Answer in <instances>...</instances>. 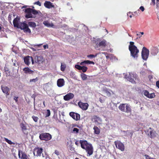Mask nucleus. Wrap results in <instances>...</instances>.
Instances as JSON below:
<instances>
[{
    "label": "nucleus",
    "instance_id": "nucleus-47",
    "mask_svg": "<svg viewBox=\"0 0 159 159\" xmlns=\"http://www.w3.org/2000/svg\"><path fill=\"white\" fill-rule=\"evenodd\" d=\"M43 47L44 49H45L46 48H48V44L45 45H43Z\"/></svg>",
    "mask_w": 159,
    "mask_h": 159
},
{
    "label": "nucleus",
    "instance_id": "nucleus-3",
    "mask_svg": "<svg viewBox=\"0 0 159 159\" xmlns=\"http://www.w3.org/2000/svg\"><path fill=\"white\" fill-rule=\"evenodd\" d=\"M129 49L130 52L131 56L134 58L137 59L139 56V50L137 47L134 45V42H129Z\"/></svg>",
    "mask_w": 159,
    "mask_h": 159
},
{
    "label": "nucleus",
    "instance_id": "nucleus-17",
    "mask_svg": "<svg viewBox=\"0 0 159 159\" xmlns=\"http://www.w3.org/2000/svg\"><path fill=\"white\" fill-rule=\"evenodd\" d=\"M20 127L21 128V130L22 132L25 134H27L28 133L27 127L24 124L21 123L20 124Z\"/></svg>",
    "mask_w": 159,
    "mask_h": 159
},
{
    "label": "nucleus",
    "instance_id": "nucleus-53",
    "mask_svg": "<svg viewBox=\"0 0 159 159\" xmlns=\"http://www.w3.org/2000/svg\"><path fill=\"white\" fill-rule=\"evenodd\" d=\"M75 144L76 145H78V142H77V141H76V142H75Z\"/></svg>",
    "mask_w": 159,
    "mask_h": 159
},
{
    "label": "nucleus",
    "instance_id": "nucleus-49",
    "mask_svg": "<svg viewBox=\"0 0 159 159\" xmlns=\"http://www.w3.org/2000/svg\"><path fill=\"white\" fill-rule=\"evenodd\" d=\"M84 64H85V61L81 62L80 63V65H81V66H84Z\"/></svg>",
    "mask_w": 159,
    "mask_h": 159
},
{
    "label": "nucleus",
    "instance_id": "nucleus-62",
    "mask_svg": "<svg viewBox=\"0 0 159 159\" xmlns=\"http://www.w3.org/2000/svg\"><path fill=\"white\" fill-rule=\"evenodd\" d=\"M1 27L0 26V30H1Z\"/></svg>",
    "mask_w": 159,
    "mask_h": 159
},
{
    "label": "nucleus",
    "instance_id": "nucleus-20",
    "mask_svg": "<svg viewBox=\"0 0 159 159\" xmlns=\"http://www.w3.org/2000/svg\"><path fill=\"white\" fill-rule=\"evenodd\" d=\"M34 60L35 62L38 64H39L43 61V58L41 56H36Z\"/></svg>",
    "mask_w": 159,
    "mask_h": 159
},
{
    "label": "nucleus",
    "instance_id": "nucleus-63",
    "mask_svg": "<svg viewBox=\"0 0 159 159\" xmlns=\"http://www.w3.org/2000/svg\"><path fill=\"white\" fill-rule=\"evenodd\" d=\"M34 155H35V153L34 152Z\"/></svg>",
    "mask_w": 159,
    "mask_h": 159
},
{
    "label": "nucleus",
    "instance_id": "nucleus-1",
    "mask_svg": "<svg viewBox=\"0 0 159 159\" xmlns=\"http://www.w3.org/2000/svg\"><path fill=\"white\" fill-rule=\"evenodd\" d=\"M19 20V19L17 17L14 19L13 24L14 26L23 30V31L26 33L30 34L31 33V31L30 29L28 27L27 24L25 22L19 24L18 21Z\"/></svg>",
    "mask_w": 159,
    "mask_h": 159
},
{
    "label": "nucleus",
    "instance_id": "nucleus-64",
    "mask_svg": "<svg viewBox=\"0 0 159 159\" xmlns=\"http://www.w3.org/2000/svg\"><path fill=\"white\" fill-rule=\"evenodd\" d=\"M136 13V12H134V14H135Z\"/></svg>",
    "mask_w": 159,
    "mask_h": 159
},
{
    "label": "nucleus",
    "instance_id": "nucleus-59",
    "mask_svg": "<svg viewBox=\"0 0 159 159\" xmlns=\"http://www.w3.org/2000/svg\"><path fill=\"white\" fill-rule=\"evenodd\" d=\"M140 35V34H139V33L138 34H137V35Z\"/></svg>",
    "mask_w": 159,
    "mask_h": 159
},
{
    "label": "nucleus",
    "instance_id": "nucleus-52",
    "mask_svg": "<svg viewBox=\"0 0 159 159\" xmlns=\"http://www.w3.org/2000/svg\"><path fill=\"white\" fill-rule=\"evenodd\" d=\"M139 34H140L142 35H143L144 34V33L143 32H139Z\"/></svg>",
    "mask_w": 159,
    "mask_h": 159
},
{
    "label": "nucleus",
    "instance_id": "nucleus-42",
    "mask_svg": "<svg viewBox=\"0 0 159 159\" xmlns=\"http://www.w3.org/2000/svg\"><path fill=\"white\" fill-rule=\"evenodd\" d=\"M144 156L146 159H151L152 158L151 157L147 155H145Z\"/></svg>",
    "mask_w": 159,
    "mask_h": 159
},
{
    "label": "nucleus",
    "instance_id": "nucleus-27",
    "mask_svg": "<svg viewBox=\"0 0 159 159\" xmlns=\"http://www.w3.org/2000/svg\"><path fill=\"white\" fill-rule=\"evenodd\" d=\"M93 129L94 130V134H100V129L97 126H95L93 128Z\"/></svg>",
    "mask_w": 159,
    "mask_h": 159
},
{
    "label": "nucleus",
    "instance_id": "nucleus-54",
    "mask_svg": "<svg viewBox=\"0 0 159 159\" xmlns=\"http://www.w3.org/2000/svg\"><path fill=\"white\" fill-rule=\"evenodd\" d=\"M45 101H44L43 102V105L44 106V107L45 106Z\"/></svg>",
    "mask_w": 159,
    "mask_h": 159
},
{
    "label": "nucleus",
    "instance_id": "nucleus-43",
    "mask_svg": "<svg viewBox=\"0 0 159 159\" xmlns=\"http://www.w3.org/2000/svg\"><path fill=\"white\" fill-rule=\"evenodd\" d=\"M54 153L57 156H58L60 155L59 152L57 150H55Z\"/></svg>",
    "mask_w": 159,
    "mask_h": 159
},
{
    "label": "nucleus",
    "instance_id": "nucleus-48",
    "mask_svg": "<svg viewBox=\"0 0 159 159\" xmlns=\"http://www.w3.org/2000/svg\"><path fill=\"white\" fill-rule=\"evenodd\" d=\"M156 86L158 88H159V81H157L156 82Z\"/></svg>",
    "mask_w": 159,
    "mask_h": 159
},
{
    "label": "nucleus",
    "instance_id": "nucleus-60",
    "mask_svg": "<svg viewBox=\"0 0 159 159\" xmlns=\"http://www.w3.org/2000/svg\"><path fill=\"white\" fill-rule=\"evenodd\" d=\"M105 30H106V32H107V33H108V31L107 30L105 29Z\"/></svg>",
    "mask_w": 159,
    "mask_h": 159
},
{
    "label": "nucleus",
    "instance_id": "nucleus-58",
    "mask_svg": "<svg viewBox=\"0 0 159 159\" xmlns=\"http://www.w3.org/2000/svg\"><path fill=\"white\" fill-rule=\"evenodd\" d=\"M157 3H158V2H159V0H157Z\"/></svg>",
    "mask_w": 159,
    "mask_h": 159
},
{
    "label": "nucleus",
    "instance_id": "nucleus-24",
    "mask_svg": "<svg viewBox=\"0 0 159 159\" xmlns=\"http://www.w3.org/2000/svg\"><path fill=\"white\" fill-rule=\"evenodd\" d=\"M1 89L3 93L6 94L7 95H9L8 93L10 91V89L8 87L6 86H2Z\"/></svg>",
    "mask_w": 159,
    "mask_h": 159
},
{
    "label": "nucleus",
    "instance_id": "nucleus-16",
    "mask_svg": "<svg viewBox=\"0 0 159 159\" xmlns=\"http://www.w3.org/2000/svg\"><path fill=\"white\" fill-rule=\"evenodd\" d=\"M74 95L71 93H69L66 95L64 97V99L65 101H68L72 99L74 97Z\"/></svg>",
    "mask_w": 159,
    "mask_h": 159
},
{
    "label": "nucleus",
    "instance_id": "nucleus-9",
    "mask_svg": "<svg viewBox=\"0 0 159 159\" xmlns=\"http://www.w3.org/2000/svg\"><path fill=\"white\" fill-rule=\"evenodd\" d=\"M114 144L116 147L122 151H124L125 150V146L124 144L120 141L117 140L114 142Z\"/></svg>",
    "mask_w": 159,
    "mask_h": 159
},
{
    "label": "nucleus",
    "instance_id": "nucleus-37",
    "mask_svg": "<svg viewBox=\"0 0 159 159\" xmlns=\"http://www.w3.org/2000/svg\"><path fill=\"white\" fill-rule=\"evenodd\" d=\"M32 117V119H33V120L35 122H37L38 121L39 118L37 117L33 116Z\"/></svg>",
    "mask_w": 159,
    "mask_h": 159
},
{
    "label": "nucleus",
    "instance_id": "nucleus-41",
    "mask_svg": "<svg viewBox=\"0 0 159 159\" xmlns=\"http://www.w3.org/2000/svg\"><path fill=\"white\" fill-rule=\"evenodd\" d=\"M96 55H94L93 54H90L87 56V57H88L93 58L96 57Z\"/></svg>",
    "mask_w": 159,
    "mask_h": 159
},
{
    "label": "nucleus",
    "instance_id": "nucleus-2",
    "mask_svg": "<svg viewBox=\"0 0 159 159\" xmlns=\"http://www.w3.org/2000/svg\"><path fill=\"white\" fill-rule=\"evenodd\" d=\"M80 143L81 148L85 150L87 156H90L93 154V148L91 144L88 143L86 140H80Z\"/></svg>",
    "mask_w": 159,
    "mask_h": 159
},
{
    "label": "nucleus",
    "instance_id": "nucleus-34",
    "mask_svg": "<svg viewBox=\"0 0 159 159\" xmlns=\"http://www.w3.org/2000/svg\"><path fill=\"white\" fill-rule=\"evenodd\" d=\"M39 80V78L38 77H36L35 79H30V82H34V83H35L37 81Z\"/></svg>",
    "mask_w": 159,
    "mask_h": 159
},
{
    "label": "nucleus",
    "instance_id": "nucleus-55",
    "mask_svg": "<svg viewBox=\"0 0 159 159\" xmlns=\"http://www.w3.org/2000/svg\"><path fill=\"white\" fill-rule=\"evenodd\" d=\"M41 45H42V44H39V45H38V46H41Z\"/></svg>",
    "mask_w": 159,
    "mask_h": 159
},
{
    "label": "nucleus",
    "instance_id": "nucleus-7",
    "mask_svg": "<svg viewBox=\"0 0 159 159\" xmlns=\"http://www.w3.org/2000/svg\"><path fill=\"white\" fill-rule=\"evenodd\" d=\"M149 50L146 47H143L141 52L142 58L145 60H146L149 56Z\"/></svg>",
    "mask_w": 159,
    "mask_h": 159
},
{
    "label": "nucleus",
    "instance_id": "nucleus-51",
    "mask_svg": "<svg viewBox=\"0 0 159 159\" xmlns=\"http://www.w3.org/2000/svg\"><path fill=\"white\" fill-rule=\"evenodd\" d=\"M152 2L153 3L154 5L155 4V0H151Z\"/></svg>",
    "mask_w": 159,
    "mask_h": 159
},
{
    "label": "nucleus",
    "instance_id": "nucleus-4",
    "mask_svg": "<svg viewBox=\"0 0 159 159\" xmlns=\"http://www.w3.org/2000/svg\"><path fill=\"white\" fill-rule=\"evenodd\" d=\"M119 109L121 111L129 114H131V109L130 105L127 103H121L118 107Z\"/></svg>",
    "mask_w": 159,
    "mask_h": 159
},
{
    "label": "nucleus",
    "instance_id": "nucleus-56",
    "mask_svg": "<svg viewBox=\"0 0 159 159\" xmlns=\"http://www.w3.org/2000/svg\"><path fill=\"white\" fill-rule=\"evenodd\" d=\"M129 17L130 18H131L132 17V15H130L129 16Z\"/></svg>",
    "mask_w": 159,
    "mask_h": 159
},
{
    "label": "nucleus",
    "instance_id": "nucleus-39",
    "mask_svg": "<svg viewBox=\"0 0 159 159\" xmlns=\"http://www.w3.org/2000/svg\"><path fill=\"white\" fill-rule=\"evenodd\" d=\"M50 115V111L48 109L47 110L46 114V117H48Z\"/></svg>",
    "mask_w": 159,
    "mask_h": 159
},
{
    "label": "nucleus",
    "instance_id": "nucleus-44",
    "mask_svg": "<svg viewBox=\"0 0 159 159\" xmlns=\"http://www.w3.org/2000/svg\"><path fill=\"white\" fill-rule=\"evenodd\" d=\"M18 97L15 96L14 98V100L16 102H18Z\"/></svg>",
    "mask_w": 159,
    "mask_h": 159
},
{
    "label": "nucleus",
    "instance_id": "nucleus-19",
    "mask_svg": "<svg viewBox=\"0 0 159 159\" xmlns=\"http://www.w3.org/2000/svg\"><path fill=\"white\" fill-rule=\"evenodd\" d=\"M34 150L36 151L37 152V156L40 157L41 156L42 153L43 151V149L42 148H39L38 147L35 148L34 149Z\"/></svg>",
    "mask_w": 159,
    "mask_h": 159
},
{
    "label": "nucleus",
    "instance_id": "nucleus-12",
    "mask_svg": "<svg viewBox=\"0 0 159 159\" xmlns=\"http://www.w3.org/2000/svg\"><path fill=\"white\" fill-rule=\"evenodd\" d=\"M69 115L73 119L76 121L80 119V115L78 113L71 112L69 113Z\"/></svg>",
    "mask_w": 159,
    "mask_h": 159
},
{
    "label": "nucleus",
    "instance_id": "nucleus-21",
    "mask_svg": "<svg viewBox=\"0 0 159 159\" xmlns=\"http://www.w3.org/2000/svg\"><path fill=\"white\" fill-rule=\"evenodd\" d=\"M106 41L105 40H103L99 42L98 43H97V47L104 48L106 45Z\"/></svg>",
    "mask_w": 159,
    "mask_h": 159
},
{
    "label": "nucleus",
    "instance_id": "nucleus-6",
    "mask_svg": "<svg viewBox=\"0 0 159 159\" xmlns=\"http://www.w3.org/2000/svg\"><path fill=\"white\" fill-rule=\"evenodd\" d=\"M125 77L128 81L133 84L135 83L134 79L136 80V79H138V76L136 74L131 72H129V74L128 75H126Z\"/></svg>",
    "mask_w": 159,
    "mask_h": 159
},
{
    "label": "nucleus",
    "instance_id": "nucleus-5",
    "mask_svg": "<svg viewBox=\"0 0 159 159\" xmlns=\"http://www.w3.org/2000/svg\"><path fill=\"white\" fill-rule=\"evenodd\" d=\"M25 12L26 13L25 17L26 18H34L35 17L36 15L38 13V11L30 8L26 9Z\"/></svg>",
    "mask_w": 159,
    "mask_h": 159
},
{
    "label": "nucleus",
    "instance_id": "nucleus-22",
    "mask_svg": "<svg viewBox=\"0 0 159 159\" xmlns=\"http://www.w3.org/2000/svg\"><path fill=\"white\" fill-rule=\"evenodd\" d=\"M92 120L95 123H99V122H101V120L99 117L94 115L92 118Z\"/></svg>",
    "mask_w": 159,
    "mask_h": 159
},
{
    "label": "nucleus",
    "instance_id": "nucleus-15",
    "mask_svg": "<svg viewBox=\"0 0 159 159\" xmlns=\"http://www.w3.org/2000/svg\"><path fill=\"white\" fill-rule=\"evenodd\" d=\"M75 67L79 70H82L83 72H86L88 69V68L86 66H81L77 64L75 65Z\"/></svg>",
    "mask_w": 159,
    "mask_h": 159
},
{
    "label": "nucleus",
    "instance_id": "nucleus-25",
    "mask_svg": "<svg viewBox=\"0 0 159 159\" xmlns=\"http://www.w3.org/2000/svg\"><path fill=\"white\" fill-rule=\"evenodd\" d=\"M23 70L26 74H32L34 72V71L31 70L30 68L28 67L24 68L23 69Z\"/></svg>",
    "mask_w": 159,
    "mask_h": 159
},
{
    "label": "nucleus",
    "instance_id": "nucleus-35",
    "mask_svg": "<svg viewBox=\"0 0 159 159\" xmlns=\"http://www.w3.org/2000/svg\"><path fill=\"white\" fill-rule=\"evenodd\" d=\"M85 64H94V62L93 61H91L89 60L85 61Z\"/></svg>",
    "mask_w": 159,
    "mask_h": 159
},
{
    "label": "nucleus",
    "instance_id": "nucleus-61",
    "mask_svg": "<svg viewBox=\"0 0 159 159\" xmlns=\"http://www.w3.org/2000/svg\"><path fill=\"white\" fill-rule=\"evenodd\" d=\"M75 159H79L78 158V157H76V158H75Z\"/></svg>",
    "mask_w": 159,
    "mask_h": 159
},
{
    "label": "nucleus",
    "instance_id": "nucleus-28",
    "mask_svg": "<svg viewBox=\"0 0 159 159\" xmlns=\"http://www.w3.org/2000/svg\"><path fill=\"white\" fill-rule=\"evenodd\" d=\"M103 91L106 94L107 96L109 97L111 96V93L108 91V89L107 88H104Z\"/></svg>",
    "mask_w": 159,
    "mask_h": 159
},
{
    "label": "nucleus",
    "instance_id": "nucleus-33",
    "mask_svg": "<svg viewBox=\"0 0 159 159\" xmlns=\"http://www.w3.org/2000/svg\"><path fill=\"white\" fill-rule=\"evenodd\" d=\"M79 132V129L76 128H75L73 129L72 131V133L77 134Z\"/></svg>",
    "mask_w": 159,
    "mask_h": 159
},
{
    "label": "nucleus",
    "instance_id": "nucleus-10",
    "mask_svg": "<svg viewBox=\"0 0 159 159\" xmlns=\"http://www.w3.org/2000/svg\"><path fill=\"white\" fill-rule=\"evenodd\" d=\"M147 132L148 133V135L151 138H154L156 136L157 133L151 127H149L147 130Z\"/></svg>",
    "mask_w": 159,
    "mask_h": 159
},
{
    "label": "nucleus",
    "instance_id": "nucleus-32",
    "mask_svg": "<svg viewBox=\"0 0 159 159\" xmlns=\"http://www.w3.org/2000/svg\"><path fill=\"white\" fill-rule=\"evenodd\" d=\"M4 140H5L7 143L11 145V144H14V145L15 144V143L13 142H12L11 140L8 139L7 138H4Z\"/></svg>",
    "mask_w": 159,
    "mask_h": 159
},
{
    "label": "nucleus",
    "instance_id": "nucleus-8",
    "mask_svg": "<svg viewBox=\"0 0 159 159\" xmlns=\"http://www.w3.org/2000/svg\"><path fill=\"white\" fill-rule=\"evenodd\" d=\"M39 139L41 140L48 141L52 138L51 135L48 133H44L40 134L39 136Z\"/></svg>",
    "mask_w": 159,
    "mask_h": 159
},
{
    "label": "nucleus",
    "instance_id": "nucleus-36",
    "mask_svg": "<svg viewBox=\"0 0 159 159\" xmlns=\"http://www.w3.org/2000/svg\"><path fill=\"white\" fill-rule=\"evenodd\" d=\"M155 97V95L154 93H152L151 94H149L148 96V98H154Z\"/></svg>",
    "mask_w": 159,
    "mask_h": 159
},
{
    "label": "nucleus",
    "instance_id": "nucleus-26",
    "mask_svg": "<svg viewBox=\"0 0 159 159\" xmlns=\"http://www.w3.org/2000/svg\"><path fill=\"white\" fill-rule=\"evenodd\" d=\"M43 24L48 27H53L54 24L53 23H50L48 21L45 20L43 22Z\"/></svg>",
    "mask_w": 159,
    "mask_h": 159
},
{
    "label": "nucleus",
    "instance_id": "nucleus-40",
    "mask_svg": "<svg viewBox=\"0 0 159 159\" xmlns=\"http://www.w3.org/2000/svg\"><path fill=\"white\" fill-rule=\"evenodd\" d=\"M34 4H36L39 6H41V2L39 1L36 2H34Z\"/></svg>",
    "mask_w": 159,
    "mask_h": 159
},
{
    "label": "nucleus",
    "instance_id": "nucleus-31",
    "mask_svg": "<svg viewBox=\"0 0 159 159\" xmlns=\"http://www.w3.org/2000/svg\"><path fill=\"white\" fill-rule=\"evenodd\" d=\"M66 66L65 64L61 63V71H64L66 68Z\"/></svg>",
    "mask_w": 159,
    "mask_h": 159
},
{
    "label": "nucleus",
    "instance_id": "nucleus-46",
    "mask_svg": "<svg viewBox=\"0 0 159 159\" xmlns=\"http://www.w3.org/2000/svg\"><path fill=\"white\" fill-rule=\"evenodd\" d=\"M139 9L142 11H144V8L143 6H141L140 7Z\"/></svg>",
    "mask_w": 159,
    "mask_h": 159
},
{
    "label": "nucleus",
    "instance_id": "nucleus-23",
    "mask_svg": "<svg viewBox=\"0 0 159 159\" xmlns=\"http://www.w3.org/2000/svg\"><path fill=\"white\" fill-rule=\"evenodd\" d=\"M57 85L61 87L63 86L65 84V81L63 79H59L57 81Z\"/></svg>",
    "mask_w": 159,
    "mask_h": 159
},
{
    "label": "nucleus",
    "instance_id": "nucleus-30",
    "mask_svg": "<svg viewBox=\"0 0 159 159\" xmlns=\"http://www.w3.org/2000/svg\"><path fill=\"white\" fill-rule=\"evenodd\" d=\"M80 77L83 80H86L87 79L88 76L84 73H82L80 74Z\"/></svg>",
    "mask_w": 159,
    "mask_h": 159
},
{
    "label": "nucleus",
    "instance_id": "nucleus-14",
    "mask_svg": "<svg viewBox=\"0 0 159 159\" xmlns=\"http://www.w3.org/2000/svg\"><path fill=\"white\" fill-rule=\"evenodd\" d=\"M78 106L84 110H86L88 107L89 105L87 103H83L81 102H79L78 103Z\"/></svg>",
    "mask_w": 159,
    "mask_h": 159
},
{
    "label": "nucleus",
    "instance_id": "nucleus-50",
    "mask_svg": "<svg viewBox=\"0 0 159 159\" xmlns=\"http://www.w3.org/2000/svg\"><path fill=\"white\" fill-rule=\"evenodd\" d=\"M99 101L100 102L102 103L104 102V100H103L101 98H99Z\"/></svg>",
    "mask_w": 159,
    "mask_h": 159
},
{
    "label": "nucleus",
    "instance_id": "nucleus-45",
    "mask_svg": "<svg viewBox=\"0 0 159 159\" xmlns=\"http://www.w3.org/2000/svg\"><path fill=\"white\" fill-rule=\"evenodd\" d=\"M102 54H105L106 56V57L107 59H108V58H109V57L108 56V55H107L108 54L107 52H102Z\"/></svg>",
    "mask_w": 159,
    "mask_h": 159
},
{
    "label": "nucleus",
    "instance_id": "nucleus-18",
    "mask_svg": "<svg viewBox=\"0 0 159 159\" xmlns=\"http://www.w3.org/2000/svg\"><path fill=\"white\" fill-rule=\"evenodd\" d=\"M44 6L47 8H50L52 7H54V6L53 3L50 1H46L44 3Z\"/></svg>",
    "mask_w": 159,
    "mask_h": 159
},
{
    "label": "nucleus",
    "instance_id": "nucleus-38",
    "mask_svg": "<svg viewBox=\"0 0 159 159\" xmlns=\"http://www.w3.org/2000/svg\"><path fill=\"white\" fill-rule=\"evenodd\" d=\"M144 95L148 97V96L149 94V92L146 90H145L143 92Z\"/></svg>",
    "mask_w": 159,
    "mask_h": 159
},
{
    "label": "nucleus",
    "instance_id": "nucleus-11",
    "mask_svg": "<svg viewBox=\"0 0 159 159\" xmlns=\"http://www.w3.org/2000/svg\"><path fill=\"white\" fill-rule=\"evenodd\" d=\"M31 60L32 64L34 63V60L32 57L27 56L24 58V61L25 63L29 66L30 63V61Z\"/></svg>",
    "mask_w": 159,
    "mask_h": 159
},
{
    "label": "nucleus",
    "instance_id": "nucleus-13",
    "mask_svg": "<svg viewBox=\"0 0 159 159\" xmlns=\"http://www.w3.org/2000/svg\"><path fill=\"white\" fill-rule=\"evenodd\" d=\"M18 156L21 159H30L25 152L21 151H19Z\"/></svg>",
    "mask_w": 159,
    "mask_h": 159
},
{
    "label": "nucleus",
    "instance_id": "nucleus-29",
    "mask_svg": "<svg viewBox=\"0 0 159 159\" xmlns=\"http://www.w3.org/2000/svg\"><path fill=\"white\" fill-rule=\"evenodd\" d=\"M27 24L28 26H29L33 28H35L36 26V23L34 22H29Z\"/></svg>",
    "mask_w": 159,
    "mask_h": 159
},
{
    "label": "nucleus",
    "instance_id": "nucleus-57",
    "mask_svg": "<svg viewBox=\"0 0 159 159\" xmlns=\"http://www.w3.org/2000/svg\"><path fill=\"white\" fill-rule=\"evenodd\" d=\"M2 111V109L0 108V112H1Z\"/></svg>",
    "mask_w": 159,
    "mask_h": 159
}]
</instances>
